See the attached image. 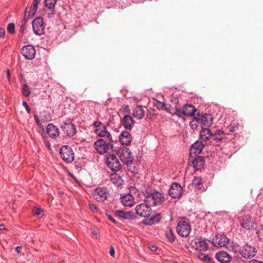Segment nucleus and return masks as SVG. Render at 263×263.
<instances>
[{"label":"nucleus","mask_w":263,"mask_h":263,"mask_svg":"<svg viewBox=\"0 0 263 263\" xmlns=\"http://www.w3.org/2000/svg\"><path fill=\"white\" fill-rule=\"evenodd\" d=\"M176 231L178 235L181 237L188 236L191 231L190 220L185 217L181 218L177 223Z\"/></svg>","instance_id":"obj_3"},{"label":"nucleus","mask_w":263,"mask_h":263,"mask_svg":"<svg viewBox=\"0 0 263 263\" xmlns=\"http://www.w3.org/2000/svg\"><path fill=\"white\" fill-rule=\"evenodd\" d=\"M216 259L221 263H230L232 261V256L227 252L221 251L215 255Z\"/></svg>","instance_id":"obj_18"},{"label":"nucleus","mask_w":263,"mask_h":263,"mask_svg":"<svg viewBox=\"0 0 263 263\" xmlns=\"http://www.w3.org/2000/svg\"><path fill=\"white\" fill-rule=\"evenodd\" d=\"M75 168L78 171H80L82 170V163L80 161H75L74 163Z\"/></svg>","instance_id":"obj_51"},{"label":"nucleus","mask_w":263,"mask_h":263,"mask_svg":"<svg viewBox=\"0 0 263 263\" xmlns=\"http://www.w3.org/2000/svg\"><path fill=\"white\" fill-rule=\"evenodd\" d=\"M32 26L34 33L38 35H41L45 33V25L42 17H37L33 20Z\"/></svg>","instance_id":"obj_9"},{"label":"nucleus","mask_w":263,"mask_h":263,"mask_svg":"<svg viewBox=\"0 0 263 263\" xmlns=\"http://www.w3.org/2000/svg\"><path fill=\"white\" fill-rule=\"evenodd\" d=\"M144 201L151 206L161 204L164 201L163 194L155 190L146 191Z\"/></svg>","instance_id":"obj_1"},{"label":"nucleus","mask_w":263,"mask_h":263,"mask_svg":"<svg viewBox=\"0 0 263 263\" xmlns=\"http://www.w3.org/2000/svg\"><path fill=\"white\" fill-rule=\"evenodd\" d=\"M51 116L49 113L46 112V115H44L43 118H42V120H45L46 121L50 120Z\"/></svg>","instance_id":"obj_57"},{"label":"nucleus","mask_w":263,"mask_h":263,"mask_svg":"<svg viewBox=\"0 0 263 263\" xmlns=\"http://www.w3.org/2000/svg\"><path fill=\"white\" fill-rule=\"evenodd\" d=\"M26 9H27V8H26ZM26 17V10H25V11L24 18L22 20V24L21 25H26L27 20Z\"/></svg>","instance_id":"obj_58"},{"label":"nucleus","mask_w":263,"mask_h":263,"mask_svg":"<svg viewBox=\"0 0 263 263\" xmlns=\"http://www.w3.org/2000/svg\"><path fill=\"white\" fill-rule=\"evenodd\" d=\"M162 219L161 213L152 215L150 218H146L143 220V223L146 226H152L157 223L160 221Z\"/></svg>","instance_id":"obj_23"},{"label":"nucleus","mask_w":263,"mask_h":263,"mask_svg":"<svg viewBox=\"0 0 263 263\" xmlns=\"http://www.w3.org/2000/svg\"><path fill=\"white\" fill-rule=\"evenodd\" d=\"M61 127L64 133L69 137H73L77 133L76 125L71 122H64Z\"/></svg>","instance_id":"obj_13"},{"label":"nucleus","mask_w":263,"mask_h":263,"mask_svg":"<svg viewBox=\"0 0 263 263\" xmlns=\"http://www.w3.org/2000/svg\"><path fill=\"white\" fill-rule=\"evenodd\" d=\"M256 253V249L254 247L247 245L242 248L241 250L240 255L245 258H250L254 257Z\"/></svg>","instance_id":"obj_17"},{"label":"nucleus","mask_w":263,"mask_h":263,"mask_svg":"<svg viewBox=\"0 0 263 263\" xmlns=\"http://www.w3.org/2000/svg\"><path fill=\"white\" fill-rule=\"evenodd\" d=\"M121 202L124 206H131L134 204V197L130 194H126L122 197Z\"/></svg>","instance_id":"obj_29"},{"label":"nucleus","mask_w":263,"mask_h":263,"mask_svg":"<svg viewBox=\"0 0 263 263\" xmlns=\"http://www.w3.org/2000/svg\"><path fill=\"white\" fill-rule=\"evenodd\" d=\"M199 125H200V124L198 123V122L197 121L195 116L193 117V120L191 121L190 123V126H191V128L193 130L197 129Z\"/></svg>","instance_id":"obj_42"},{"label":"nucleus","mask_w":263,"mask_h":263,"mask_svg":"<svg viewBox=\"0 0 263 263\" xmlns=\"http://www.w3.org/2000/svg\"><path fill=\"white\" fill-rule=\"evenodd\" d=\"M242 248L240 245L237 243H233L232 246V250L234 253H239L240 254L241 250Z\"/></svg>","instance_id":"obj_45"},{"label":"nucleus","mask_w":263,"mask_h":263,"mask_svg":"<svg viewBox=\"0 0 263 263\" xmlns=\"http://www.w3.org/2000/svg\"><path fill=\"white\" fill-rule=\"evenodd\" d=\"M204 145L202 143V141H197L193 143L190 147V155L191 156L194 154V156L201 153Z\"/></svg>","instance_id":"obj_20"},{"label":"nucleus","mask_w":263,"mask_h":263,"mask_svg":"<svg viewBox=\"0 0 263 263\" xmlns=\"http://www.w3.org/2000/svg\"><path fill=\"white\" fill-rule=\"evenodd\" d=\"M121 123L125 129L131 130L134 124L135 121L130 115H126L121 121Z\"/></svg>","instance_id":"obj_25"},{"label":"nucleus","mask_w":263,"mask_h":263,"mask_svg":"<svg viewBox=\"0 0 263 263\" xmlns=\"http://www.w3.org/2000/svg\"><path fill=\"white\" fill-rule=\"evenodd\" d=\"M22 95L25 97H28L30 93L29 86L26 83H23L22 86Z\"/></svg>","instance_id":"obj_38"},{"label":"nucleus","mask_w":263,"mask_h":263,"mask_svg":"<svg viewBox=\"0 0 263 263\" xmlns=\"http://www.w3.org/2000/svg\"><path fill=\"white\" fill-rule=\"evenodd\" d=\"M21 53L26 59L32 60L34 57L35 50L33 46L28 45L22 47Z\"/></svg>","instance_id":"obj_16"},{"label":"nucleus","mask_w":263,"mask_h":263,"mask_svg":"<svg viewBox=\"0 0 263 263\" xmlns=\"http://www.w3.org/2000/svg\"><path fill=\"white\" fill-rule=\"evenodd\" d=\"M34 119L35 120V121L36 123L37 124V125L40 127V128H42L43 130L44 129L43 125L42 124V123L40 122V119H39L38 116L36 115H34Z\"/></svg>","instance_id":"obj_50"},{"label":"nucleus","mask_w":263,"mask_h":263,"mask_svg":"<svg viewBox=\"0 0 263 263\" xmlns=\"http://www.w3.org/2000/svg\"><path fill=\"white\" fill-rule=\"evenodd\" d=\"M249 263H263V262L255 259H252L249 261Z\"/></svg>","instance_id":"obj_64"},{"label":"nucleus","mask_w":263,"mask_h":263,"mask_svg":"<svg viewBox=\"0 0 263 263\" xmlns=\"http://www.w3.org/2000/svg\"><path fill=\"white\" fill-rule=\"evenodd\" d=\"M148 247L149 249L153 251H156L158 248L156 245L153 244H150Z\"/></svg>","instance_id":"obj_60"},{"label":"nucleus","mask_w":263,"mask_h":263,"mask_svg":"<svg viewBox=\"0 0 263 263\" xmlns=\"http://www.w3.org/2000/svg\"><path fill=\"white\" fill-rule=\"evenodd\" d=\"M144 114L145 111L142 106L138 105L134 108L133 115L138 119H141L143 118Z\"/></svg>","instance_id":"obj_30"},{"label":"nucleus","mask_w":263,"mask_h":263,"mask_svg":"<svg viewBox=\"0 0 263 263\" xmlns=\"http://www.w3.org/2000/svg\"><path fill=\"white\" fill-rule=\"evenodd\" d=\"M33 215L39 217H43L44 215V211L41 208H36L33 210Z\"/></svg>","instance_id":"obj_43"},{"label":"nucleus","mask_w":263,"mask_h":263,"mask_svg":"<svg viewBox=\"0 0 263 263\" xmlns=\"http://www.w3.org/2000/svg\"><path fill=\"white\" fill-rule=\"evenodd\" d=\"M119 139L122 145L127 146L132 141V136L127 130H124L120 134Z\"/></svg>","instance_id":"obj_19"},{"label":"nucleus","mask_w":263,"mask_h":263,"mask_svg":"<svg viewBox=\"0 0 263 263\" xmlns=\"http://www.w3.org/2000/svg\"><path fill=\"white\" fill-rule=\"evenodd\" d=\"M5 35V30L3 28H0V37H4Z\"/></svg>","instance_id":"obj_61"},{"label":"nucleus","mask_w":263,"mask_h":263,"mask_svg":"<svg viewBox=\"0 0 263 263\" xmlns=\"http://www.w3.org/2000/svg\"><path fill=\"white\" fill-rule=\"evenodd\" d=\"M212 132L208 128H202L200 132L199 137L202 142L210 141L212 137Z\"/></svg>","instance_id":"obj_26"},{"label":"nucleus","mask_w":263,"mask_h":263,"mask_svg":"<svg viewBox=\"0 0 263 263\" xmlns=\"http://www.w3.org/2000/svg\"><path fill=\"white\" fill-rule=\"evenodd\" d=\"M203 182L201 177H195L192 181V185L198 189L201 190L202 187Z\"/></svg>","instance_id":"obj_37"},{"label":"nucleus","mask_w":263,"mask_h":263,"mask_svg":"<svg viewBox=\"0 0 263 263\" xmlns=\"http://www.w3.org/2000/svg\"><path fill=\"white\" fill-rule=\"evenodd\" d=\"M7 30L11 34L14 33L15 32L14 24L12 23H9L7 26Z\"/></svg>","instance_id":"obj_48"},{"label":"nucleus","mask_w":263,"mask_h":263,"mask_svg":"<svg viewBox=\"0 0 263 263\" xmlns=\"http://www.w3.org/2000/svg\"><path fill=\"white\" fill-rule=\"evenodd\" d=\"M121 109H122V111L125 114H126L128 115V114L130 113V109L129 107V106L128 105H124L122 108Z\"/></svg>","instance_id":"obj_52"},{"label":"nucleus","mask_w":263,"mask_h":263,"mask_svg":"<svg viewBox=\"0 0 263 263\" xmlns=\"http://www.w3.org/2000/svg\"><path fill=\"white\" fill-rule=\"evenodd\" d=\"M91 233L93 235L97 236L99 234V230L96 227H92L91 228Z\"/></svg>","instance_id":"obj_55"},{"label":"nucleus","mask_w":263,"mask_h":263,"mask_svg":"<svg viewBox=\"0 0 263 263\" xmlns=\"http://www.w3.org/2000/svg\"><path fill=\"white\" fill-rule=\"evenodd\" d=\"M229 239L224 234H219L216 235L212 240V243L215 247H224L229 242Z\"/></svg>","instance_id":"obj_15"},{"label":"nucleus","mask_w":263,"mask_h":263,"mask_svg":"<svg viewBox=\"0 0 263 263\" xmlns=\"http://www.w3.org/2000/svg\"><path fill=\"white\" fill-rule=\"evenodd\" d=\"M59 154L63 160L66 163H70L74 160V152L68 145L62 146L59 149Z\"/></svg>","instance_id":"obj_5"},{"label":"nucleus","mask_w":263,"mask_h":263,"mask_svg":"<svg viewBox=\"0 0 263 263\" xmlns=\"http://www.w3.org/2000/svg\"><path fill=\"white\" fill-rule=\"evenodd\" d=\"M37 5L32 3V5L30 9L28 15L27 16L28 19H31L34 16L37 9Z\"/></svg>","instance_id":"obj_40"},{"label":"nucleus","mask_w":263,"mask_h":263,"mask_svg":"<svg viewBox=\"0 0 263 263\" xmlns=\"http://www.w3.org/2000/svg\"><path fill=\"white\" fill-rule=\"evenodd\" d=\"M114 140H105L104 139H99L93 144L94 148L100 155L107 153L110 149L112 151H116L112 143Z\"/></svg>","instance_id":"obj_2"},{"label":"nucleus","mask_w":263,"mask_h":263,"mask_svg":"<svg viewBox=\"0 0 263 263\" xmlns=\"http://www.w3.org/2000/svg\"><path fill=\"white\" fill-rule=\"evenodd\" d=\"M197 257L200 260L207 263H215L213 258L210 257L208 254L199 252L197 254Z\"/></svg>","instance_id":"obj_34"},{"label":"nucleus","mask_w":263,"mask_h":263,"mask_svg":"<svg viewBox=\"0 0 263 263\" xmlns=\"http://www.w3.org/2000/svg\"><path fill=\"white\" fill-rule=\"evenodd\" d=\"M55 10L53 9H48L45 11L44 15L48 18H52L55 14Z\"/></svg>","instance_id":"obj_44"},{"label":"nucleus","mask_w":263,"mask_h":263,"mask_svg":"<svg viewBox=\"0 0 263 263\" xmlns=\"http://www.w3.org/2000/svg\"><path fill=\"white\" fill-rule=\"evenodd\" d=\"M210 242L208 239L202 238H196L191 240V245L195 250L199 251H205L208 249V245L207 242Z\"/></svg>","instance_id":"obj_8"},{"label":"nucleus","mask_w":263,"mask_h":263,"mask_svg":"<svg viewBox=\"0 0 263 263\" xmlns=\"http://www.w3.org/2000/svg\"><path fill=\"white\" fill-rule=\"evenodd\" d=\"M195 158L192 161L194 168L196 170H199L203 167L205 160L204 157L202 156H195Z\"/></svg>","instance_id":"obj_27"},{"label":"nucleus","mask_w":263,"mask_h":263,"mask_svg":"<svg viewBox=\"0 0 263 263\" xmlns=\"http://www.w3.org/2000/svg\"><path fill=\"white\" fill-rule=\"evenodd\" d=\"M239 124L236 121H233L226 128L227 130L230 133L235 132L238 130Z\"/></svg>","instance_id":"obj_36"},{"label":"nucleus","mask_w":263,"mask_h":263,"mask_svg":"<svg viewBox=\"0 0 263 263\" xmlns=\"http://www.w3.org/2000/svg\"><path fill=\"white\" fill-rule=\"evenodd\" d=\"M105 214H106V216L107 217V218L110 221H111L112 222H113L115 224H117V221L115 219V218H113V217L111 215H110V214H109L108 213H107Z\"/></svg>","instance_id":"obj_54"},{"label":"nucleus","mask_w":263,"mask_h":263,"mask_svg":"<svg viewBox=\"0 0 263 263\" xmlns=\"http://www.w3.org/2000/svg\"><path fill=\"white\" fill-rule=\"evenodd\" d=\"M175 108V107H173L170 105L165 104V107L164 108L163 110H165L166 112L170 113L172 115H174V111Z\"/></svg>","instance_id":"obj_46"},{"label":"nucleus","mask_w":263,"mask_h":263,"mask_svg":"<svg viewBox=\"0 0 263 263\" xmlns=\"http://www.w3.org/2000/svg\"><path fill=\"white\" fill-rule=\"evenodd\" d=\"M97 136L104 138L105 140H113L110 133L107 130L105 125L103 128L97 134Z\"/></svg>","instance_id":"obj_31"},{"label":"nucleus","mask_w":263,"mask_h":263,"mask_svg":"<svg viewBox=\"0 0 263 263\" xmlns=\"http://www.w3.org/2000/svg\"><path fill=\"white\" fill-rule=\"evenodd\" d=\"M225 136L224 133L221 130H216L213 134H212L210 144L215 146H220L222 140Z\"/></svg>","instance_id":"obj_14"},{"label":"nucleus","mask_w":263,"mask_h":263,"mask_svg":"<svg viewBox=\"0 0 263 263\" xmlns=\"http://www.w3.org/2000/svg\"><path fill=\"white\" fill-rule=\"evenodd\" d=\"M26 29V25H21L20 27V31L21 32V33L23 34L24 32V31Z\"/></svg>","instance_id":"obj_63"},{"label":"nucleus","mask_w":263,"mask_h":263,"mask_svg":"<svg viewBox=\"0 0 263 263\" xmlns=\"http://www.w3.org/2000/svg\"><path fill=\"white\" fill-rule=\"evenodd\" d=\"M165 236L167 241L170 243H173L175 240V235L171 227H167L165 231Z\"/></svg>","instance_id":"obj_32"},{"label":"nucleus","mask_w":263,"mask_h":263,"mask_svg":"<svg viewBox=\"0 0 263 263\" xmlns=\"http://www.w3.org/2000/svg\"><path fill=\"white\" fill-rule=\"evenodd\" d=\"M157 115L156 113V110L153 108H149L148 109V112L147 114V117L149 119H152L153 116H155Z\"/></svg>","instance_id":"obj_47"},{"label":"nucleus","mask_w":263,"mask_h":263,"mask_svg":"<svg viewBox=\"0 0 263 263\" xmlns=\"http://www.w3.org/2000/svg\"><path fill=\"white\" fill-rule=\"evenodd\" d=\"M6 72H7V77L8 80L9 82V83H11V80H10V69L9 68L7 69Z\"/></svg>","instance_id":"obj_62"},{"label":"nucleus","mask_w":263,"mask_h":263,"mask_svg":"<svg viewBox=\"0 0 263 263\" xmlns=\"http://www.w3.org/2000/svg\"><path fill=\"white\" fill-rule=\"evenodd\" d=\"M241 227L246 229L250 230L254 224V222L251 220V218L249 215L245 216L243 217L240 222Z\"/></svg>","instance_id":"obj_28"},{"label":"nucleus","mask_w":263,"mask_h":263,"mask_svg":"<svg viewBox=\"0 0 263 263\" xmlns=\"http://www.w3.org/2000/svg\"><path fill=\"white\" fill-rule=\"evenodd\" d=\"M198 123L202 126H210L213 124V118L211 114L198 111L195 116Z\"/></svg>","instance_id":"obj_6"},{"label":"nucleus","mask_w":263,"mask_h":263,"mask_svg":"<svg viewBox=\"0 0 263 263\" xmlns=\"http://www.w3.org/2000/svg\"><path fill=\"white\" fill-rule=\"evenodd\" d=\"M108 195L109 192L107 189L105 187L96 188L93 193L94 199L99 202L105 201Z\"/></svg>","instance_id":"obj_11"},{"label":"nucleus","mask_w":263,"mask_h":263,"mask_svg":"<svg viewBox=\"0 0 263 263\" xmlns=\"http://www.w3.org/2000/svg\"><path fill=\"white\" fill-rule=\"evenodd\" d=\"M92 126H93L94 133L97 135L103 128L105 125L100 121H96L93 122Z\"/></svg>","instance_id":"obj_35"},{"label":"nucleus","mask_w":263,"mask_h":263,"mask_svg":"<svg viewBox=\"0 0 263 263\" xmlns=\"http://www.w3.org/2000/svg\"><path fill=\"white\" fill-rule=\"evenodd\" d=\"M106 162L108 167L114 172H118L121 169V164L117 157L114 154H110L106 157Z\"/></svg>","instance_id":"obj_7"},{"label":"nucleus","mask_w":263,"mask_h":263,"mask_svg":"<svg viewBox=\"0 0 263 263\" xmlns=\"http://www.w3.org/2000/svg\"><path fill=\"white\" fill-rule=\"evenodd\" d=\"M135 210L137 215L146 219L149 217L152 209L149 205L144 202L137 205L136 206Z\"/></svg>","instance_id":"obj_10"},{"label":"nucleus","mask_w":263,"mask_h":263,"mask_svg":"<svg viewBox=\"0 0 263 263\" xmlns=\"http://www.w3.org/2000/svg\"><path fill=\"white\" fill-rule=\"evenodd\" d=\"M183 115L187 117H194L197 111L195 106L192 104H186L183 107Z\"/></svg>","instance_id":"obj_22"},{"label":"nucleus","mask_w":263,"mask_h":263,"mask_svg":"<svg viewBox=\"0 0 263 263\" xmlns=\"http://www.w3.org/2000/svg\"><path fill=\"white\" fill-rule=\"evenodd\" d=\"M115 253V251L114 248L112 246H111L110 248V250H109V254L111 256L114 257Z\"/></svg>","instance_id":"obj_59"},{"label":"nucleus","mask_w":263,"mask_h":263,"mask_svg":"<svg viewBox=\"0 0 263 263\" xmlns=\"http://www.w3.org/2000/svg\"><path fill=\"white\" fill-rule=\"evenodd\" d=\"M46 133L49 137L52 139H56L60 134L59 128L52 123H49L47 125Z\"/></svg>","instance_id":"obj_21"},{"label":"nucleus","mask_w":263,"mask_h":263,"mask_svg":"<svg viewBox=\"0 0 263 263\" xmlns=\"http://www.w3.org/2000/svg\"><path fill=\"white\" fill-rule=\"evenodd\" d=\"M89 206L92 212H97L98 211L97 208L95 204L92 203L89 204Z\"/></svg>","instance_id":"obj_56"},{"label":"nucleus","mask_w":263,"mask_h":263,"mask_svg":"<svg viewBox=\"0 0 263 263\" xmlns=\"http://www.w3.org/2000/svg\"><path fill=\"white\" fill-rule=\"evenodd\" d=\"M175 115L177 116L178 117H181L183 115V109L181 110L180 108H178L177 107H175L174 115Z\"/></svg>","instance_id":"obj_49"},{"label":"nucleus","mask_w":263,"mask_h":263,"mask_svg":"<svg viewBox=\"0 0 263 263\" xmlns=\"http://www.w3.org/2000/svg\"><path fill=\"white\" fill-rule=\"evenodd\" d=\"M116 152L120 160L124 163L127 165L132 163L134 157L128 148L126 147H120L117 151L116 150Z\"/></svg>","instance_id":"obj_4"},{"label":"nucleus","mask_w":263,"mask_h":263,"mask_svg":"<svg viewBox=\"0 0 263 263\" xmlns=\"http://www.w3.org/2000/svg\"><path fill=\"white\" fill-rule=\"evenodd\" d=\"M115 215L120 218L128 220H133L136 218L133 212L131 211L124 212L122 210H117L115 212Z\"/></svg>","instance_id":"obj_24"},{"label":"nucleus","mask_w":263,"mask_h":263,"mask_svg":"<svg viewBox=\"0 0 263 263\" xmlns=\"http://www.w3.org/2000/svg\"><path fill=\"white\" fill-rule=\"evenodd\" d=\"M153 103L159 110H164L166 104L164 102H161L156 99H154Z\"/></svg>","instance_id":"obj_39"},{"label":"nucleus","mask_w":263,"mask_h":263,"mask_svg":"<svg viewBox=\"0 0 263 263\" xmlns=\"http://www.w3.org/2000/svg\"><path fill=\"white\" fill-rule=\"evenodd\" d=\"M57 0H45V6L48 9H54V6Z\"/></svg>","instance_id":"obj_41"},{"label":"nucleus","mask_w":263,"mask_h":263,"mask_svg":"<svg viewBox=\"0 0 263 263\" xmlns=\"http://www.w3.org/2000/svg\"><path fill=\"white\" fill-rule=\"evenodd\" d=\"M183 193V189L180 184L174 182L171 185L168 194L173 198H180Z\"/></svg>","instance_id":"obj_12"},{"label":"nucleus","mask_w":263,"mask_h":263,"mask_svg":"<svg viewBox=\"0 0 263 263\" xmlns=\"http://www.w3.org/2000/svg\"><path fill=\"white\" fill-rule=\"evenodd\" d=\"M110 181L111 182L117 186H121L123 184V180L121 177L117 174H112L110 175Z\"/></svg>","instance_id":"obj_33"},{"label":"nucleus","mask_w":263,"mask_h":263,"mask_svg":"<svg viewBox=\"0 0 263 263\" xmlns=\"http://www.w3.org/2000/svg\"><path fill=\"white\" fill-rule=\"evenodd\" d=\"M22 105L24 106V107L26 109V111L28 113V114H30L31 112V109L30 108L29 106H28V104L25 101H23L22 102Z\"/></svg>","instance_id":"obj_53"}]
</instances>
